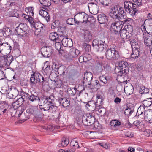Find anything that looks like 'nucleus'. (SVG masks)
<instances>
[{"label": "nucleus", "mask_w": 152, "mask_h": 152, "mask_svg": "<svg viewBox=\"0 0 152 152\" xmlns=\"http://www.w3.org/2000/svg\"><path fill=\"white\" fill-rule=\"evenodd\" d=\"M54 97L53 95L50 96H42L39 100V107L41 110L46 111L49 113L55 114L53 115L54 118L58 121L60 118V113L57 111V107L53 105Z\"/></svg>", "instance_id": "obj_1"}, {"label": "nucleus", "mask_w": 152, "mask_h": 152, "mask_svg": "<svg viewBox=\"0 0 152 152\" xmlns=\"http://www.w3.org/2000/svg\"><path fill=\"white\" fill-rule=\"evenodd\" d=\"M116 46L113 45L112 47L108 48L105 53L106 58L110 60H117L120 58V56L119 52L116 50Z\"/></svg>", "instance_id": "obj_2"}, {"label": "nucleus", "mask_w": 152, "mask_h": 152, "mask_svg": "<svg viewBox=\"0 0 152 152\" xmlns=\"http://www.w3.org/2000/svg\"><path fill=\"white\" fill-rule=\"evenodd\" d=\"M129 68V65L127 62L123 61H120L118 63L117 69H115L118 77H121L124 73L127 74L128 72Z\"/></svg>", "instance_id": "obj_3"}, {"label": "nucleus", "mask_w": 152, "mask_h": 152, "mask_svg": "<svg viewBox=\"0 0 152 152\" xmlns=\"http://www.w3.org/2000/svg\"><path fill=\"white\" fill-rule=\"evenodd\" d=\"M129 41L132 49V53L131 55V58L134 59L137 58L140 55L141 46L134 39H130Z\"/></svg>", "instance_id": "obj_4"}, {"label": "nucleus", "mask_w": 152, "mask_h": 152, "mask_svg": "<svg viewBox=\"0 0 152 152\" xmlns=\"http://www.w3.org/2000/svg\"><path fill=\"white\" fill-rule=\"evenodd\" d=\"M92 45L96 51L101 52L104 49H106L107 47V45L101 40L97 39L94 40L92 42Z\"/></svg>", "instance_id": "obj_5"}, {"label": "nucleus", "mask_w": 152, "mask_h": 152, "mask_svg": "<svg viewBox=\"0 0 152 152\" xmlns=\"http://www.w3.org/2000/svg\"><path fill=\"white\" fill-rule=\"evenodd\" d=\"M126 20H125L124 21L113 22L110 28V31L116 34H118L123 25L126 23Z\"/></svg>", "instance_id": "obj_6"}, {"label": "nucleus", "mask_w": 152, "mask_h": 152, "mask_svg": "<svg viewBox=\"0 0 152 152\" xmlns=\"http://www.w3.org/2000/svg\"><path fill=\"white\" fill-rule=\"evenodd\" d=\"M133 2L132 6L130 8V12H128L132 15H136L139 12V7L142 5V0H132Z\"/></svg>", "instance_id": "obj_7"}, {"label": "nucleus", "mask_w": 152, "mask_h": 152, "mask_svg": "<svg viewBox=\"0 0 152 152\" xmlns=\"http://www.w3.org/2000/svg\"><path fill=\"white\" fill-rule=\"evenodd\" d=\"M82 121L85 125L91 126L95 121L94 117L92 114L86 113L83 115Z\"/></svg>", "instance_id": "obj_8"}, {"label": "nucleus", "mask_w": 152, "mask_h": 152, "mask_svg": "<svg viewBox=\"0 0 152 152\" xmlns=\"http://www.w3.org/2000/svg\"><path fill=\"white\" fill-rule=\"evenodd\" d=\"M74 18L76 20L75 23L77 25L85 22L86 23L88 19V15L84 12L78 13L74 16Z\"/></svg>", "instance_id": "obj_9"}, {"label": "nucleus", "mask_w": 152, "mask_h": 152, "mask_svg": "<svg viewBox=\"0 0 152 152\" xmlns=\"http://www.w3.org/2000/svg\"><path fill=\"white\" fill-rule=\"evenodd\" d=\"M93 78L92 74L90 72H86L84 74L82 83L84 86L86 88L91 84V81Z\"/></svg>", "instance_id": "obj_10"}, {"label": "nucleus", "mask_w": 152, "mask_h": 152, "mask_svg": "<svg viewBox=\"0 0 152 152\" xmlns=\"http://www.w3.org/2000/svg\"><path fill=\"white\" fill-rule=\"evenodd\" d=\"M24 24H20L15 30L18 35L20 37L26 36L27 34L26 28L24 27Z\"/></svg>", "instance_id": "obj_11"}, {"label": "nucleus", "mask_w": 152, "mask_h": 152, "mask_svg": "<svg viewBox=\"0 0 152 152\" xmlns=\"http://www.w3.org/2000/svg\"><path fill=\"white\" fill-rule=\"evenodd\" d=\"M126 13L124 12V11L122 7H120L119 8V11L117 13L116 17H115L114 19H118L121 20L120 21H124L125 20H126V23L129 21L128 19L129 18H126Z\"/></svg>", "instance_id": "obj_12"}, {"label": "nucleus", "mask_w": 152, "mask_h": 152, "mask_svg": "<svg viewBox=\"0 0 152 152\" xmlns=\"http://www.w3.org/2000/svg\"><path fill=\"white\" fill-rule=\"evenodd\" d=\"M41 52L42 54L45 57H49L52 55L53 50L51 47H42L41 49Z\"/></svg>", "instance_id": "obj_13"}, {"label": "nucleus", "mask_w": 152, "mask_h": 152, "mask_svg": "<svg viewBox=\"0 0 152 152\" xmlns=\"http://www.w3.org/2000/svg\"><path fill=\"white\" fill-rule=\"evenodd\" d=\"M12 47L9 45L7 43L5 42L1 43V42H0V53L4 56L7 54V53H4V52L8 50V52L10 51L11 50Z\"/></svg>", "instance_id": "obj_14"}, {"label": "nucleus", "mask_w": 152, "mask_h": 152, "mask_svg": "<svg viewBox=\"0 0 152 152\" xmlns=\"http://www.w3.org/2000/svg\"><path fill=\"white\" fill-rule=\"evenodd\" d=\"M8 104L3 102L1 104H0V115L1 114H7L12 110L9 108Z\"/></svg>", "instance_id": "obj_15"}, {"label": "nucleus", "mask_w": 152, "mask_h": 152, "mask_svg": "<svg viewBox=\"0 0 152 152\" xmlns=\"http://www.w3.org/2000/svg\"><path fill=\"white\" fill-rule=\"evenodd\" d=\"M119 7L117 5L112 6L110 9L109 15L110 17L114 19L119 11Z\"/></svg>", "instance_id": "obj_16"}, {"label": "nucleus", "mask_w": 152, "mask_h": 152, "mask_svg": "<svg viewBox=\"0 0 152 152\" xmlns=\"http://www.w3.org/2000/svg\"><path fill=\"white\" fill-rule=\"evenodd\" d=\"M144 119L147 122L152 123V110H147L145 111L144 114Z\"/></svg>", "instance_id": "obj_17"}, {"label": "nucleus", "mask_w": 152, "mask_h": 152, "mask_svg": "<svg viewBox=\"0 0 152 152\" xmlns=\"http://www.w3.org/2000/svg\"><path fill=\"white\" fill-rule=\"evenodd\" d=\"M143 24L141 26V29L142 31H144L145 33L146 32L150 35H152V22L150 23L149 25L146 27Z\"/></svg>", "instance_id": "obj_18"}, {"label": "nucleus", "mask_w": 152, "mask_h": 152, "mask_svg": "<svg viewBox=\"0 0 152 152\" xmlns=\"http://www.w3.org/2000/svg\"><path fill=\"white\" fill-rule=\"evenodd\" d=\"M80 51L75 48H72L70 49L69 56L70 58L77 57L80 54Z\"/></svg>", "instance_id": "obj_19"}, {"label": "nucleus", "mask_w": 152, "mask_h": 152, "mask_svg": "<svg viewBox=\"0 0 152 152\" xmlns=\"http://www.w3.org/2000/svg\"><path fill=\"white\" fill-rule=\"evenodd\" d=\"M62 45L65 47H69L70 48L73 45V42L72 40L67 37L63 38L62 41Z\"/></svg>", "instance_id": "obj_20"}, {"label": "nucleus", "mask_w": 152, "mask_h": 152, "mask_svg": "<svg viewBox=\"0 0 152 152\" xmlns=\"http://www.w3.org/2000/svg\"><path fill=\"white\" fill-rule=\"evenodd\" d=\"M101 86L102 85L99 83V81L96 80L92 83H91V84L87 88L91 89L98 90L101 87Z\"/></svg>", "instance_id": "obj_21"}, {"label": "nucleus", "mask_w": 152, "mask_h": 152, "mask_svg": "<svg viewBox=\"0 0 152 152\" xmlns=\"http://www.w3.org/2000/svg\"><path fill=\"white\" fill-rule=\"evenodd\" d=\"M102 102H99L98 100H97L96 102L92 101L91 102H88V103L86 105V107H88V106L89 107L93 106L95 107V108L96 109H99L100 107V105L102 104Z\"/></svg>", "instance_id": "obj_22"}, {"label": "nucleus", "mask_w": 152, "mask_h": 152, "mask_svg": "<svg viewBox=\"0 0 152 152\" xmlns=\"http://www.w3.org/2000/svg\"><path fill=\"white\" fill-rule=\"evenodd\" d=\"M98 20L101 24H106L108 22L107 16L103 14H100L98 16Z\"/></svg>", "instance_id": "obj_23"}, {"label": "nucleus", "mask_w": 152, "mask_h": 152, "mask_svg": "<svg viewBox=\"0 0 152 152\" xmlns=\"http://www.w3.org/2000/svg\"><path fill=\"white\" fill-rule=\"evenodd\" d=\"M32 27L36 30H38V32H40L42 31L44 26L40 22H35Z\"/></svg>", "instance_id": "obj_24"}, {"label": "nucleus", "mask_w": 152, "mask_h": 152, "mask_svg": "<svg viewBox=\"0 0 152 152\" xmlns=\"http://www.w3.org/2000/svg\"><path fill=\"white\" fill-rule=\"evenodd\" d=\"M60 104L63 107H65L69 105L70 103L69 99L66 98H61L58 99Z\"/></svg>", "instance_id": "obj_25"}, {"label": "nucleus", "mask_w": 152, "mask_h": 152, "mask_svg": "<svg viewBox=\"0 0 152 152\" xmlns=\"http://www.w3.org/2000/svg\"><path fill=\"white\" fill-rule=\"evenodd\" d=\"M39 13L40 15L45 18L47 22L49 21L50 17L47 10H40Z\"/></svg>", "instance_id": "obj_26"}, {"label": "nucleus", "mask_w": 152, "mask_h": 152, "mask_svg": "<svg viewBox=\"0 0 152 152\" xmlns=\"http://www.w3.org/2000/svg\"><path fill=\"white\" fill-rule=\"evenodd\" d=\"M61 144H59L57 146V148H61L62 147L66 146L69 143V140L68 139L65 137H63L61 140Z\"/></svg>", "instance_id": "obj_27"}, {"label": "nucleus", "mask_w": 152, "mask_h": 152, "mask_svg": "<svg viewBox=\"0 0 152 152\" xmlns=\"http://www.w3.org/2000/svg\"><path fill=\"white\" fill-rule=\"evenodd\" d=\"M37 109H38L37 108L31 106L26 110V112L28 114V116L34 115Z\"/></svg>", "instance_id": "obj_28"}, {"label": "nucleus", "mask_w": 152, "mask_h": 152, "mask_svg": "<svg viewBox=\"0 0 152 152\" xmlns=\"http://www.w3.org/2000/svg\"><path fill=\"white\" fill-rule=\"evenodd\" d=\"M119 33L120 34L121 37L123 39H128L130 36L124 28L123 29L121 28Z\"/></svg>", "instance_id": "obj_29"}, {"label": "nucleus", "mask_w": 152, "mask_h": 152, "mask_svg": "<svg viewBox=\"0 0 152 152\" xmlns=\"http://www.w3.org/2000/svg\"><path fill=\"white\" fill-rule=\"evenodd\" d=\"M36 113L34 115V118L38 121H40L42 118L44 116V115L38 109L37 110Z\"/></svg>", "instance_id": "obj_30"}, {"label": "nucleus", "mask_w": 152, "mask_h": 152, "mask_svg": "<svg viewBox=\"0 0 152 152\" xmlns=\"http://www.w3.org/2000/svg\"><path fill=\"white\" fill-rule=\"evenodd\" d=\"M19 92L18 90L14 88L12 89L8 93V94L11 98H15L18 94Z\"/></svg>", "instance_id": "obj_31"}, {"label": "nucleus", "mask_w": 152, "mask_h": 152, "mask_svg": "<svg viewBox=\"0 0 152 152\" xmlns=\"http://www.w3.org/2000/svg\"><path fill=\"white\" fill-rule=\"evenodd\" d=\"M132 4L133 3L132 2L128 1H126L124 2V5L125 10L127 12H129L130 13V8H131V6H132Z\"/></svg>", "instance_id": "obj_32"}, {"label": "nucleus", "mask_w": 152, "mask_h": 152, "mask_svg": "<svg viewBox=\"0 0 152 152\" xmlns=\"http://www.w3.org/2000/svg\"><path fill=\"white\" fill-rule=\"evenodd\" d=\"M152 104V98H149L145 99L142 101V104L144 107H149Z\"/></svg>", "instance_id": "obj_33"}, {"label": "nucleus", "mask_w": 152, "mask_h": 152, "mask_svg": "<svg viewBox=\"0 0 152 152\" xmlns=\"http://www.w3.org/2000/svg\"><path fill=\"white\" fill-rule=\"evenodd\" d=\"M144 39V43L146 45L148 46L151 45L152 41L151 37L147 36L145 37Z\"/></svg>", "instance_id": "obj_34"}, {"label": "nucleus", "mask_w": 152, "mask_h": 152, "mask_svg": "<svg viewBox=\"0 0 152 152\" xmlns=\"http://www.w3.org/2000/svg\"><path fill=\"white\" fill-rule=\"evenodd\" d=\"M84 39L87 42H89L92 39V35L89 31H86L85 32Z\"/></svg>", "instance_id": "obj_35"}, {"label": "nucleus", "mask_w": 152, "mask_h": 152, "mask_svg": "<svg viewBox=\"0 0 152 152\" xmlns=\"http://www.w3.org/2000/svg\"><path fill=\"white\" fill-rule=\"evenodd\" d=\"M58 35L56 32L52 33L49 35V39L52 41H58Z\"/></svg>", "instance_id": "obj_36"}, {"label": "nucleus", "mask_w": 152, "mask_h": 152, "mask_svg": "<svg viewBox=\"0 0 152 152\" xmlns=\"http://www.w3.org/2000/svg\"><path fill=\"white\" fill-rule=\"evenodd\" d=\"M145 107L143 105H140L138 108L136 113V115L141 117V116L143 113L144 111L145 112Z\"/></svg>", "instance_id": "obj_37"}, {"label": "nucleus", "mask_w": 152, "mask_h": 152, "mask_svg": "<svg viewBox=\"0 0 152 152\" xmlns=\"http://www.w3.org/2000/svg\"><path fill=\"white\" fill-rule=\"evenodd\" d=\"M38 95H35L34 94H31L30 96L29 100L32 102L37 101L40 99Z\"/></svg>", "instance_id": "obj_38"}, {"label": "nucleus", "mask_w": 152, "mask_h": 152, "mask_svg": "<svg viewBox=\"0 0 152 152\" xmlns=\"http://www.w3.org/2000/svg\"><path fill=\"white\" fill-rule=\"evenodd\" d=\"M77 89L75 88H69L67 90L68 93L71 95V96H74L75 95L76 93Z\"/></svg>", "instance_id": "obj_39"}, {"label": "nucleus", "mask_w": 152, "mask_h": 152, "mask_svg": "<svg viewBox=\"0 0 152 152\" xmlns=\"http://www.w3.org/2000/svg\"><path fill=\"white\" fill-rule=\"evenodd\" d=\"M102 64L101 63L98 62L96 63L95 69L98 73H99L103 70V68L102 66Z\"/></svg>", "instance_id": "obj_40"}, {"label": "nucleus", "mask_w": 152, "mask_h": 152, "mask_svg": "<svg viewBox=\"0 0 152 152\" xmlns=\"http://www.w3.org/2000/svg\"><path fill=\"white\" fill-rule=\"evenodd\" d=\"M41 4L45 7H49L51 5V2L49 0H39Z\"/></svg>", "instance_id": "obj_41"}, {"label": "nucleus", "mask_w": 152, "mask_h": 152, "mask_svg": "<svg viewBox=\"0 0 152 152\" xmlns=\"http://www.w3.org/2000/svg\"><path fill=\"white\" fill-rule=\"evenodd\" d=\"M23 111V110H20V111L19 114L18 115V117H20V116L21 115V119H22L21 120V121L23 122H24L26 120H27V119L29 118V117L27 115L26 116H25V115H22Z\"/></svg>", "instance_id": "obj_42"}, {"label": "nucleus", "mask_w": 152, "mask_h": 152, "mask_svg": "<svg viewBox=\"0 0 152 152\" xmlns=\"http://www.w3.org/2000/svg\"><path fill=\"white\" fill-rule=\"evenodd\" d=\"M7 66V63L5 59V57L2 56L0 57V67H3Z\"/></svg>", "instance_id": "obj_43"}, {"label": "nucleus", "mask_w": 152, "mask_h": 152, "mask_svg": "<svg viewBox=\"0 0 152 152\" xmlns=\"http://www.w3.org/2000/svg\"><path fill=\"white\" fill-rule=\"evenodd\" d=\"M5 59L7 63V66H9L13 61V57L11 55L7 56L5 57Z\"/></svg>", "instance_id": "obj_44"}, {"label": "nucleus", "mask_w": 152, "mask_h": 152, "mask_svg": "<svg viewBox=\"0 0 152 152\" xmlns=\"http://www.w3.org/2000/svg\"><path fill=\"white\" fill-rule=\"evenodd\" d=\"M125 29L126 32H127L128 34H131L133 31V26L130 25H127L126 26H125L124 27Z\"/></svg>", "instance_id": "obj_45"}, {"label": "nucleus", "mask_w": 152, "mask_h": 152, "mask_svg": "<svg viewBox=\"0 0 152 152\" xmlns=\"http://www.w3.org/2000/svg\"><path fill=\"white\" fill-rule=\"evenodd\" d=\"M33 8L32 7H28L25 8V11L30 16H32L34 15V13L33 12Z\"/></svg>", "instance_id": "obj_46"}, {"label": "nucleus", "mask_w": 152, "mask_h": 152, "mask_svg": "<svg viewBox=\"0 0 152 152\" xmlns=\"http://www.w3.org/2000/svg\"><path fill=\"white\" fill-rule=\"evenodd\" d=\"M57 69L58 74L60 75H64L65 72V68L64 66H61Z\"/></svg>", "instance_id": "obj_47"}, {"label": "nucleus", "mask_w": 152, "mask_h": 152, "mask_svg": "<svg viewBox=\"0 0 152 152\" xmlns=\"http://www.w3.org/2000/svg\"><path fill=\"white\" fill-rule=\"evenodd\" d=\"M110 125L111 126L116 127L120 125V122L118 121L114 120H112L110 123Z\"/></svg>", "instance_id": "obj_48"}, {"label": "nucleus", "mask_w": 152, "mask_h": 152, "mask_svg": "<svg viewBox=\"0 0 152 152\" xmlns=\"http://www.w3.org/2000/svg\"><path fill=\"white\" fill-rule=\"evenodd\" d=\"M76 22V20H75V18L73 19V18H68L66 21V23L67 24L70 25H72L74 23H76L75 22Z\"/></svg>", "instance_id": "obj_49"}, {"label": "nucleus", "mask_w": 152, "mask_h": 152, "mask_svg": "<svg viewBox=\"0 0 152 152\" xmlns=\"http://www.w3.org/2000/svg\"><path fill=\"white\" fill-rule=\"evenodd\" d=\"M83 47L86 51L89 52L91 50V46L89 44H87L86 43H83Z\"/></svg>", "instance_id": "obj_50"}, {"label": "nucleus", "mask_w": 152, "mask_h": 152, "mask_svg": "<svg viewBox=\"0 0 152 152\" xmlns=\"http://www.w3.org/2000/svg\"><path fill=\"white\" fill-rule=\"evenodd\" d=\"M91 4H93V5L92 6V8L93 10L94 11H95V13H96V12H98L99 11V7L96 4H94V3H92L89 4L90 5Z\"/></svg>", "instance_id": "obj_51"}, {"label": "nucleus", "mask_w": 152, "mask_h": 152, "mask_svg": "<svg viewBox=\"0 0 152 152\" xmlns=\"http://www.w3.org/2000/svg\"><path fill=\"white\" fill-rule=\"evenodd\" d=\"M101 4L106 6H108L111 2V0H99Z\"/></svg>", "instance_id": "obj_52"}, {"label": "nucleus", "mask_w": 152, "mask_h": 152, "mask_svg": "<svg viewBox=\"0 0 152 152\" xmlns=\"http://www.w3.org/2000/svg\"><path fill=\"white\" fill-rule=\"evenodd\" d=\"M25 101V98L21 97L18 99L16 102H17V103L20 106L23 104L24 101Z\"/></svg>", "instance_id": "obj_53"}, {"label": "nucleus", "mask_w": 152, "mask_h": 152, "mask_svg": "<svg viewBox=\"0 0 152 152\" xmlns=\"http://www.w3.org/2000/svg\"><path fill=\"white\" fill-rule=\"evenodd\" d=\"M61 47V43L59 42H55V48L58 50H60Z\"/></svg>", "instance_id": "obj_54"}, {"label": "nucleus", "mask_w": 152, "mask_h": 152, "mask_svg": "<svg viewBox=\"0 0 152 152\" xmlns=\"http://www.w3.org/2000/svg\"><path fill=\"white\" fill-rule=\"evenodd\" d=\"M99 144L100 146L106 149L109 148L110 146L109 144L104 142L101 143Z\"/></svg>", "instance_id": "obj_55"}, {"label": "nucleus", "mask_w": 152, "mask_h": 152, "mask_svg": "<svg viewBox=\"0 0 152 152\" xmlns=\"http://www.w3.org/2000/svg\"><path fill=\"white\" fill-rule=\"evenodd\" d=\"M33 76L35 77L36 78L37 82H41V80L39 77L40 74L39 73H35L33 74Z\"/></svg>", "instance_id": "obj_56"}, {"label": "nucleus", "mask_w": 152, "mask_h": 152, "mask_svg": "<svg viewBox=\"0 0 152 152\" xmlns=\"http://www.w3.org/2000/svg\"><path fill=\"white\" fill-rule=\"evenodd\" d=\"M127 108H128L130 110L133 112L134 111V107L133 104L131 103L128 104L127 105Z\"/></svg>", "instance_id": "obj_57"}, {"label": "nucleus", "mask_w": 152, "mask_h": 152, "mask_svg": "<svg viewBox=\"0 0 152 152\" xmlns=\"http://www.w3.org/2000/svg\"><path fill=\"white\" fill-rule=\"evenodd\" d=\"M12 107L15 110H16L20 107V106L17 103V102H14L12 104Z\"/></svg>", "instance_id": "obj_58"}, {"label": "nucleus", "mask_w": 152, "mask_h": 152, "mask_svg": "<svg viewBox=\"0 0 152 152\" xmlns=\"http://www.w3.org/2000/svg\"><path fill=\"white\" fill-rule=\"evenodd\" d=\"M22 93V96L21 97L25 98V99H29L30 95H29L28 94L24 92H23Z\"/></svg>", "instance_id": "obj_59"}, {"label": "nucleus", "mask_w": 152, "mask_h": 152, "mask_svg": "<svg viewBox=\"0 0 152 152\" xmlns=\"http://www.w3.org/2000/svg\"><path fill=\"white\" fill-rule=\"evenodd\" d=\"M147 17L148 19L145 20L143 24H145V22H148V21H150V20H152V15L151 14L148 13L147 15Z\"/></svg>", "instance_id": "obj_60"}, {"label": "nucleus", "mask_w": 152, "mask_h": 152, "mask_svg": "<svg viewBox=\"0 0 152 152\" xmlns=\"http://www.w3.org/2000/svg\"><path fill=\"white\" fill-rule=\"evenodd\" d=\"M133 111L130 110L129 109H128V108H126L125 110L124 114L126 115H128L133 113Z\"/></svg>", "instance_id": "obj_61"}, {"label": "nucleus", "mask_w": 152, "mask_h": 152, "mask_svg": "<svg viewBox=\"0 0 152 152\" xmlns=\"http://www.w3.org/2000/svg\"><path fill=\"white\" fill-rule=\"evenodd\" d=\"M145 133L146 136L149 137L150 135L151 130L149 129H146L143 131Z\"/></svg>", "instance_id": "obj_62"}, {"label": "nucleus", "mask_w": 152, "mask_h": 152, "mask_svg": "<svg viewBox=\"0 0 152 152\" xmlns=\"http://www.w3.org/2000/svg\"><path fill=\"white\" fill-rule=\"evenodd\" d=\"M100 80L104 84H106L107 83V81L106 78L103 77H100Z\"/></svg>", "instance_id": "obj_63"}, {"label": "nucleus", "mask_w": 152, "mask_h": 152, "mask_svg": "<svg viewBox=\"0 0 152 152\" xmlns=\"http://www.w3.org/2000/svg\"><path fill=\"white\" fill-rule=\"evenodd\" d=\"M28 21L30 23L31 26H32V25L35 22L34 21V19L31 17L29 19Z\"/></svg>", "instance_id": "obj_64"}]
</instances>
